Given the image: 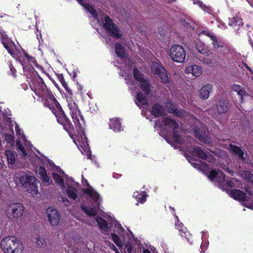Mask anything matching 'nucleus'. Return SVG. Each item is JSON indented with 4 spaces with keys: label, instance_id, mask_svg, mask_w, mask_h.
I'll use <instances>...</instances> for the list:
<instances>
[{
    "label": "nucleus",
    "instance_id": "obj_48",
    "mask_svg": "<svg viewBox=\"0 0 253 253\" xmlns=\"http://www.w3.org/2000/svg\"><path fill=\"white\" fill-rule=\"evenodd\" d=\"M110 248L112 249L116 253H119L118 250L116 248V247L113 244H112L110 246Z\"/></svg>",
    "mask_w": 253,
    "mask_h": 253
},
{
    "label": "nucleus",
    "instance_id": "obj_45",
    "mask_svg": "<svg viewBox=\"0 0 253 253\" xmlns=\"http://www.w3.org/2000/svg\"><path fill=\"white\" fill-rule=\"evenodd\" d=\"M5 140L9 143H13L14 142L13 137L10 134L5 135Z\"/></svg>",
    "mask_w": 253,
    "mask_h": 253
},
{
    "label": "nucleus",
    "instance_id": "obj_8",
    "mask_svg": "<svg viewBox=\"0 0 253 253\" xmlns=\"http://www.w3.org/2000/svg\"><path fill=\"white\" fill-rule=\"evenodd\" d=\"M169 55L173 61L183 63L185 59L186 51L182 46L174 44L170 48Z\"/></svg>",
    "mask_w": 253,
    "mask_h": 253
},
{
    "label": "nucleus",
    "instance_id": "obj_9",
    "mask_svg": "<svg viewBox=\"0 0 253 253\" xmlns=\"http://www.w3.org/2000/svg\"><path fill=\"white\" fill-rule=\"evenodd\" d=\"M44 106L49 108L56 117L62 113L59 104L53 95H49V97L46 99Z\"/></svg>",
    "mask_w": 253,
    "mask_h": 253
},
{
    "label": "nucleus",
    "instance_id": "obj_26",
    "mask_svg": "<svg viewBox=\"0 0 253 253\" xmlns=\"http://www.w3.org/2000/svg\"><path fill=\"white\" fill-rule=\"evenodd\" d=\"M36 172L38 176L42 179V182L44 183V184H46L48 183L50 178L49 177L47 176L46 171L44 168L42 167L37 168Z\"/></svg>",
    "mask_w": 253,
    "mask_h": 253
},
{
    "label": "nucleus",
    "instance_id": "obj_23",
    "mask_svg": "<svg viewBox=\"0 0 253 253\" xmlns=\"http://www.w3.org/2000/svg\"><path fill=\"white\" fill-rule=\"evenodd\" d=\"M33 245L38 248H44L46 245L45 239L39 235H37L32 239Z\"/></svg>",
    "mask_w": 253,
    "mask_h": 253
},
{
    "label": "nucleus",
    "instance_id": "obj_54",
    "mask_svg": "<svg viewBox=\"0 0 253 253\" xmlns=\"http://www.w3.org/2000/svg\"><path fill=\"white\" fill-rule=\"evenodd\" d=\"M181 230L182 231H183V233L185 235V237H186V236H187L186 233H185L184 231H183V230H182V229Z\"/></svg>",
    "mask_w": 253,
    "mask_h": 253
},
{
    "label": "nucleus",
    "instance_id": "obj_11",
    "mask_svg": "<svg viewBox=\"0 0 253 253\" xmlns=\"http://www.w3.org/2000/svg\"><path fill=\"white\" fill-rule=\"evenodd\" d=\"M204 35L208 37L211 41V45L214 50H217L220 48H223L225 46L224 43L221 42L215 35L209 30L203 31L199 34V35Z\"/></svg>",
    "mask_w": 253,
    "mask_h": 253
},
{
    "label": "nucleus",
    "instance_id": "obj_46",
    "mask_svg": "<svg viewBox=\"0 0 253 253\" xmlns=\"http://www.w3.org/2000/svg\"><path fill=\"white\" fill-rule=\"evenodd\" d=\"M220 167L223 169L226 170L228 173H230L232 175H233V171L229 169V168L226 167L225 164H221Z\"/></svg>",
    "mask_w": 253,
    "mask_h": 253
},
{
    "label": "nucleus",
    "instance_id": "obj_19",
    "mask_svg": "<svg viewBox=\"0 0 253 253\" xmlns=\"http://www.w3.org/2000/svg\"><path fill=\"white\" fill-rule=\"evenodd\" d=\"M188 151L191 153V154L194 156H198L202 159H206L210 162L212 163L213 162V157L211 156H208L207 154L202 150L199 147L189 148V149L188 150Z\"/></svg>",
    "mask_w": 253,
    "mask_h": 253
},
{
    "label": "nucleus",
    "instance_id": "obj_7",
    "mask_svg": "<svg viewBox=\"0 0 253 253\" xmlns=\"http://www.w3.org/2000/svg\"><path fill=\"white\" fill-rule=\"evenodd\" d=\"M101 19L104 28L109 34L116 38L122 37L121 31L108 16H102Z\"/></svg>",
    "mask_w": 253,
    "mask_h": 253
},
{
    "label": "nucleus",
    "instance_id": "obj_58",
    "mask_svg": "<svg viewBox=\"0 0 253 253\" xmlns=\"http://www.w3.org/2000/svg\"><path fill=\"white\" fill-rule=\"evenodd\" d=\"M203 165H204V166H207V164L205 163H203Z\"/></svg>",
    "mask_w": 253,
    "mask_h": 253
},
{
    "label": "nucleus",
    "instance_id": "obj_50",
    "mask_svg": "<svg viewBox=\"0 0 253 253\" xmlns=\"http://www.w3.org/2000/svg\"><path fill=\"white\" fill-rule=\"evenodd\" d=\"M192 165L194 166V167L196 168H197L198 166H199V164L198 163H193L192 164Z\"/></svg>",
    "mask_w": 253,
    "mask_h": 253
},
{
    "label": "nucleus",
    "instance_id": "obj_64",
    "mask_svg": "<svg viewBox=\"0 0 253 253\" xmlns=\"http://www.w3.org/2000/svg\"><path fill=\"white\" fill-rule=\"evenodd\" d=\"M181 236H184V235H183L182 233H181Z\"/></svg>",
    "mask_w": 253,
    "mask_h": 253
},
{
    "label": "nucleus",
    "instance_id": "obj_5",
    "mask_svg": "<svg viewBox=\"0 0 253 253\" xmlns=\"http://www.w3.org/2000/svg\"><path fill=\"white\" fill-rule=\"evenodd\" d=\"M20 182L25 190L31 195L35 196L38 193V181L35 177L23 175L20 178Z\"/></svg>",
    "mask_w": 253,
    "mask_h": 253
},
{
    "label": "nucleus",
    "instance_id": "obj_16",
    "mask_svg": "<svg viewBox=\"0 0 253 253\" xmlns=\"http://www.w3.org/2000/svg\"><path fill=\"white\" fill-rule=\"evenodd\" d=\"M228 149L230 152L236 154L243 162L248 163L249 162V159L247 154L244 153L239 147L230 144Z\"/></svg>",
    "mask_w": 253,
    "mask_h": 253
},
{
    "label": "nucleus",
    "instance_id": "obj_59",
    "mask_svg": "<svg viewBox=\"0 0 253 253\" xmlns=\"http://www.w3.org/2000/svg\"><path fill=\"white\" fill-rule=\"evenodd\" d=\"M74 142H75V144H76V145H78V144L77 142H76V141H74Z\"/></svg>",
    "mask_w": 253,
    "mask_h": 253
},
{
    "label": "nucleus",
    "instance_id": "obj_20",
    "mask_svg": "<svg viewBox=\"0 0 253 253\" xmlns=\"http://www.w3.org/2000/svg\"><path fill=\"white\" fill-rule=\"evenodd\" d=\"M67 188L66 192L68 196L74 200H76L77 198V188L78 184L75 183L72 179H69L67 180Z\"/></svg>",
    "mask_w": 253,
    "mask_h": 253
},
{
    "label": "nucleus",
    "instance_id": "obj_34",
    "mask_svg": "<svg viewBox=\"0 0 253 253\" xmlns=\"http://www.w3.org/2000/svg\"><path fill=\"white\" fill-rule=\"evenodd\" d=\"M196 48L199 52L202 54H208L210 52L209 48L202 42H199L197 43Z\"/></svg>",
    "mask_w": 253,
    "mask_h": 253
},
{
    "label": "nucleus",
    "instance_id": "obj_10",
    "mask_svg": "<svg viewBox=\"0 0 253 253\" xmlns=\"http://www.w3.org/2000/svg\"><path fill=\"white\" fill-rule=\"evenodd\" d=\"M151 70L161 79L164 83H169V78L166 70L164 68L157 62H153L151 65Z\"/></svg>",
    "mask_w": 253,
    "mask_h": 253
},
{
    "label": "nucleus",
    "instance_id": "obj_36",
    "mask_svg": "<svg viewBox=\"0 0 253 253\" xmlns=\"http://www.w3.org/2000/svg\"><path fill=\"white\" fill-rule=\"evenodd\" d=\"M241 177L253 184V174L250 171L244 170L240 174Z\"/></svg>",
    "mask_w": 253,
    "mask_h": 253
},
{
    "label": "nucleus",
    "instance_id": "obj_55",
    "mask_svg": "<svg viewBox=\"0 0 253 253\" xmlns=\"http://www.w3.org/2000/svg\"><path fill=\"white\" fill-rule=\"evenodd\" d=\"M126 84H129L128 80V79L127 78H126Z\"/></svg>",
    "mask_w": 253,
    "mask_h": 253
},
{
    "label": "nucleus",
    "instance_id": "obj_35",
    "mask_svg": "<svg viewBox=\"0 0 253 253\" xmlns=\"http://www.w3.org/2000/svg\"><path fill=\"white\" fill-rule=\"evenodd\" d=\"M5 155L8 164L13 165L16 161V156L14 152L11 150H6L5 151Z\"/></svg>",
    "mask_w": 253,
    "mask_h": 253
},
{
    "label": "nucleus",
    "instance_id": "obj_47",
    "mask_svg": "<svg viewBox=\"0 0 253 253\" xmlns=\"http://www.w3.org/2000/svg\"><path fill=\"white\" fill-rule=\"evenodd\" d=\"M242 87H241L240 85L235 84H233L232 86V89L234 91H236L237 93L240 91Z\"/></svg>",
    "mask_w": 253,
    "mask_h": 253
},
{
    "label": "nucleus",
    "instance_id": "obj_29",
    "mask_svg": "<svg viewBox=\"0 0 253 253\" xmlns=\"http://www.w3.org/2000/svg\"><path fill=\"white\" fill-rule=\"evenodd\" d=\"M96 221L104 234H107L109 232V228L107 222L100 217H97Z\"/></svg>",
    "mask_w": 253,
    "mask_h": 253
},
{
    "label": "nucleus",
    "instance_id": "obj_15",
    "mask_svg": "<svg viewBox=\"0 0 253 253\" xmlns=\"http://www.w3.org/2000/svg\"><path fill=\"white\" fill-rule=\"evenodd\" d=\"M52 177L55 182L60 184V186L64 188V180L66 179L67 175L60 168L55 167L52 172Z\"/></svg>",
    "mask_w": 253,
    "mask_h": 253
},
{
    "label": "nucleus",
    "instance_id": "obj_42",
    "mask_svg": "<svg viewBox=\"0 0 253 253\" xmlns=\"http://www.w3.org/2000/svg\"><path fill=\"white\" fill-rule=\"evenodd\" d=\"M112 239L114 242V243L120 247H122L123 245V243L122 241L120 240L119 237L118 236L114 233H112L111 234Z\"/></svg>",
    "mask_w": 253,
    "mask_h": 253
},
{
    "label": "nucleus",
    "instance_id": "obj_25",
    "mask_svg": "<svg viewBox=\"0 0 253 253\" xmlns=\"http://www.w3.org/2000/svg\"><path fill=\"white\" fill-rule=\"evenodd\" d=\"M186 73L187 74H192L193 76L196 77H199L202 74L201 68L196 65L188 66L186 68Z\"/></svg>",
    "mask_w": 253,
    "mask_h": 253
},
{
    "label": "nucleus",
    "instance_id": "obj_62",
    "mask_svg": "<svg viewBox=\"0 0 253 253\" xmlns=\"http://www.w3.org/2000/svg\"><path fill=\"white\" fill-rule=\"evenodd\" d=\"M74 142H75V144H76V145H78V144L77 142H76V141H74Z\"/></svg>",
    "mask_w": 253,
    "mask_h": 253
},
{
    "label": "nucleus",
    "instance_id": "obj_28",
    "mask_svg": "<svg viewBox=\"0 0 253 253\" xmlns=\"http://www.w3.org/2000/svg\"><path fill=\"white\" fill-rule=\"evenodd\" d=\"M78 2L82 5L84 9L89 13L91 14V15L94 17L97 20L98 22H99V21L97 18L96 12L93 6L88 3H84L83 0H77Z\"/></svg>",
    "mask_w": 253,
    "mask_h": 253
},
{
    "label": "nucleus",
    "instance_id": "obj_52",
    "mask_svg": "<svg viewBox=\"0 0 253 253\" xmlns=\"http://www.w3.org/2000/svg\"><path fill=\"white\" fill-rule=\"evenodd\" d=\"M10 68L11 71L13 72V74H14V72H15V70L12 67H10Z\"/></svg>",
    "mask_w": 253,
    "mask_h": 253
},
{
    "label": "nucleus",
    "instance_id": "obj_18",
    "mask_svg": "<svg viewBox=\"0 0 253 253\" xmlns=\"http://www.w3.org/2000/svg\"><path fill=\"white\" fill-rule=\"evenodd\" d=\"M161 123L164 126L173 129L178 128V124L173 120L168 118H162L158 119L155 124V126H161Z\"/></svg>",
    "mask_w": 253,
    "mask_h": 253
},
{
    "label": "nucleus",
    "instance_id": "obj_6",
    "mask_svg": "<svg viewBox=\"0 0 253 253\" xmlns=\"http://www.w3.org/2000/svg\"><path fill=\"white\" fill-rule=\"evenodd\" d=\"M24 206L19 203H12L7 206L6 213L7 216L13 221H18L23 215Z\"/></svg>",
    "mask_w": 253,
    "mask_h": 253
},
{
    "label": "nucleus",
    "instance_id": "obj_21",
    "mask_svg": "<svg viewBox=\"0 0 253 253\" xmlns=\"http://www.w3.org/2000/svg\"><path fill=\"white\" fill-rule=\"evenodd\" d=\"M19 140L17 141V149L20 152V154L23 157L27 156V153L24 149V146H30V142H28L26 139L25 136L21 135L18 136Z\"/></svg>",
    "mask_w": 253,
    "mask_h": 253
},
{
    "label": "nucleus",
    "instance_id": "obj_27",
    "mask_svg": "<svg viewBox=\"0 0 253 253\" xmlns=\"http://www.w3.org/2000/svg\"><path fill=\"white\" fill-rule=\"evenodd\" d=\"M31 88L37 95L42 97L44 96L46 91V86L44 83H41L35 86H31Z\"/></svg>",
    "mask_w": 253,
    "mask_h": 253
},
{
    "label": "nucleus",
    "instance_id": "obj_41",
    "mask_svg": "<svg viewBox=\"0 0 253 253\" xmlns=\"http://www.w3.org/2000/svg\"><path fill=\"white\" fill-rule=\"evenodd\" d=\"M173 136H172V140L178 143H183V138H181V136L179 135L177 132L175 130H174L173 132Z\"/></svg>",
    "mask_w": 253,
    "mask_h": 253
},
{
    "label": "nucleus",
    "instance_id": "obj_32",
    "mask_svg": "<svg viewBox=\"0 0 253 253\" xmlns=\"http://www.w3.org/2000/svg\"><path fill=\"white\" fill-rule=\"evenodd\" d=\"M151 112L154 116L159 117L164 114V110L161 105L155 104L152 107Z\"/></svg>",
    "mask_w": 253,
    "mask_h": 253
},
{
    "label": "nucleus",
    "instance_id": "obj_13",
    "mask_svg": "<svg viewBox=\"0 0 253 253\" xmlns=\"http://www.w3.org/2000/svg\"><path fill=\"white\" fill-rule=\"evenodd\" d=\"M133 75L135 80L139 83L142 90L145 92V94H149L151 86L148 81L144 79L142 75L139 73V71L136 69H133Z\"/></svg>",
    "mask_w": 253,
    "mask_h": 253
},
{
    "label": "nucleus",
    "instance_id": "obj_56",
    "mask_svg": "<svg viewBox=\"0 0 253 253\" xmlns=\"http://www.w3.org/2000/svg\"><path fill=\"white\" fill-rule=\"evenodd\" d=\"M120 230H121V231H124V229L121 227L120 228Z\"/></svg>",
    "mask_w": 253,
    "mask_h": 253
},
{
    "label": "nucleus",
    "instance_id": "obj_2",
    "mask_svg": "<svg viewBox=\"0 0 253 253\" xmlns=\"http://www.w3.org/2000/svg\"><path fill=\"white\" fill-rule=\"evenodd\" d=\"M208 176L212 181H215L217 182L218 186L220 188L223 189L225 186L230 187H240V185L241 184L240 181L234 178L231 180H226L225 178L224 174L220 170L216 171L211 169Z\"/></svg>",
    "mask_w": 253,
    "mask_h": 253
},
{
    "label": "nucleus",
    "instance_id": "obj_40",
    "mask_svg": "<svg viewBox=\"0 0 253 253\" xmlns=\"http://www.w3.org/2000/svg\"><path fill=\"white\" fill-rule=\"evenodd\" d=\"M1 36H2V38H1L2 42V43L4 46V47L7 50L8 52L12 56H14L15 55L14 51L10 48V46L9 45H8L6 43H5L4 42V40L5 39V37H6V35H4L1 34Z\"/></svg>",
    "mask_w": 253,
    "mask_h": 253
},
{
    "label": "nucleus",
    "instance_id": "obj_61",
    "mask_svg": "<svg viewBox=\"0 0 253 253\" xmlns=\"http://www.w3.org/2000/svg\"><path fill=\"white\" fill-rule=\"evenodd\" d=\"M74 142H75V144H76V145H78V144L77 142H76V141H74Z\"/></svg>",
    "mask_w": 253,
    "mask_h": 253
},
{
    "label": "nucleus",
    "instance_id": "obj_24",
    "mask_svg": "<svg viewBox=\"0 0 253 253\" xmlns=\"http://www.w3.org/2000/svg\"><path fill=\"white\" fill-rule=\"evenodd\" d=\"M212 91V86L207 84L204 85L199 90L200 97L203 99H207L209 98L210 93Z\"/></svg>",
    "mask_w": 253,
    "mask_h": 253
},
{
    "label": "nucleus",
    "instance_id": "obj_4",
    "mask_svg": "<svg viewBox=\"0 0 253 253\" xmlns=\"http://www.w3.org/2000/svg\"><path fill=\"white\" fill-rule=\"evenodd\" d=\"M0 246L5 253H21L23 246L21 243L15 237H6L3 239Z\"/></svg>",
    "mask_w": 253,
    "mask_h": 253
},
{
    "label": "nucleus",
    "instance_id": "obj_39",
    "mask_svg": "<svg viewBox=\"0 0 253 253\" xmlns=\"http://www.w3.org/2000/svg\"><path fill=\"white\" fill-rule=\"evenodd\" d=\"M133 197L137 199L138 202L142 203H144L146 201V193L144 192H142L140 194L138 193V192L134 193Z\"/></svg>",
    "mask_w": 253,
    "mask_h": 253
},
{
    "label": "nucleus",
    "instance_id": "obj_1",
    "mask_svg": "<svg viewBox=\"0 0 253 253\" xmlns=\"http://www.w3.org/2000/svg\"><path fill=\"white\" fill-rule=\"evenodd\" d=\"M68 107L75 126L81 134L82 140L79 139V145L87 150L88 148V145L86 140V138L84 134V121L81 115V112L78 109L77 104L74 102L69 103Z\"/></svg>",
    "mask_w": 253,
    "mask_h": 253
},
{
    "label": "nucleus",
    "instance_id": "obj_12",
    "mask_svg": "<svg viewBox=\"0 0 253 253\" xmlns=\"http://www.w3.org/2000/svg\"><path fill=\"white\" fill-rule=\"evenodd\" d=\"M246 191L247 193L245 194L240 190H233L231 191L230 195L235 200L248 202L252 200L253 193L248 189H246Z\"/></svg>",
    "mask_w": 253,
    "mask_h": 253
},
{
    "label": "nucleus",
    "instance_id": "obj_30",
    "mask_svg": "<svg viewBox=\"0 0 253 253\" xmlns=\"http://www.w3.org/2000/svg\"><path fill=\"white\" fill-rule=\"evenodd\" d=\"M166 106L168 108L169 111L170 113L173 114L175 116L177 117H181L182 116L183 113L178 110L177 108L175 106L173 105L170 102H168L166 104Z\"/></svg>",
    "mask_w": 253,
    "mask_h": 253
},
{
    "label": "nucleus",
    "instance_id": "obj_43",
    "mask_svg": "<svg viewBox=\"0 0 253 253\" xmlns=\"http://www.w3.org/2000/svg\"><path fill=\"white\" fill-rule=\"evenodd\" d=\"M238 95H239L241 97V100L242 102L243 101V97L245 96H247L248 94L246 92L245 89L243 87L241 88L240 91L238 92Z\"/></svg>",
    "mask_w": 253,
    "mask_h": 253
},
{
    "label": "nucleus",
    "instance_id": "obj_57",
    "mask_svg": "<svg viewBox=\"0 0 253 253\" xmlns=\"http://www.w3.org/2000/svg\"><path fill=\"white\" fill-rule=\"evenodd\" d=\"M247 69L250 70V71H251V68L249 67H247Z\"/></svg>",
    "mask_w": 253,
    "mask_h": 253
},
{
    "label": "nucleus",
    "instance_id": "obj_60",
    "mask_svg": "<svg viewBox=\"0 0 253 253\" xmlns=\"http://www.w3.org/2000/svg\"><path fill=\"white\" fill-rule=\"evenodd\" d=\"M74 142H75V144H76V145H78V144L77 142H76V141H74Z\"/></svg>",
    "mask_w": 253,
    "mask_h": 253
},
{
    "label": "nucleus",
    "instance_id": "obj_49",
    "mask_svg": "<svg viewBox=\"0 0 253 253\" xmlns=\"http://www.w3.org/2000/svg\"><path fill=\"white\" fill-rule=\"evenodd\" d=\"M131 66L129 64V65H126V69L128 71H131Z\"/></svg>",
    "mask_w": 253,
    "mask_h": 253
},
{
    "label": "nucleus",
    "instance_id": "obj_44",
    "mask_svg": "<svg viewBox=\"0 0 253 253\" xmlns=\"http://www.w3.org/2000/svg\"><path fill=\"white\" fill-rule=\"evenodd\" d=\"M204 64L209 66H212L213 65V62L212 59L210 58H204L202 60Z\"/></svg>",
    "mask_w": 253,
    "mask_h": 253
},
{
    "label": "nucleus",
    "instance_id": "obj_38",
    "mask_svg": "<svg viewBox=\"0 0 253 253\" xmlns=\"http://www.w3.org/2000/svg\"><path fill=\"white\" fill-rule=\"evenodd\" d=\"M136 103L137 104L138 106H141L142 105L146 104L147 101L145 97H144L143 95L141 93H139L137 94L136 97Z\"/></svg>",
    "mask_w": 253,
    "mask_h": 253
},
{
    "label": "nucleus",
    "instance_id": "obj_63",
    "mask_svg": "<svg viewBox=\"0 0 253 253\" xmlns=\"http://www.w3.org/2000/svg\"><path fill=\"white\" fill-rule=\"evenodd\" d=\"M131 87V88L132 89H133V90L134 89V88H133V87L132 86V87Z\"/></svg>",
    "mask_w": 253,
    "mask_h": 253
},
{
    "label": "nucleus",
    "instance_id": "obj_37",
    "mask_svg": "<svg viewBox=\"0 0 253 253\" xmlns=\"http://www.w3.org/2000/svg\"><path fill=\"white\" fill-rule=\"evenodd\" d=\"M229 25L230 26L239 25L242 26L243 23L242 19L239 17H232L229 19Z\"/></svg>",
    "mask_w": 253,
    "mask_h": 253
},
{
    "label": "nucleus",
    "instance_id": "obj_33",
    "mask_svg": "<svg viewBox=\"0 0 253 253\" xmlns=\"http://www.w3.org/2000/svg\"><path fill=\"white\" fill-rule=\"evenodd\" d=\"M109 127L114 131H120L121 130V123L117 119H111L109 123Z\"/></svg>",
    "mask_w": 253,
    "mask_h": 253
},
{
    "label": "nucleus",
    "instance_id": "obj_17",
    "mask_svg": "<svg viewBox=\"0 0 253 253\" xmlns=\"http://www.w3.org/2000/svg\"><path fill=\"white\" fill-rule=\"evenodd\" d=\"M48 220L52 225H57L60 222V216L56 210L48 208L46 210Z\"/></svg>",
    "mask_w": 253,
    "mask_h": 253
},
{
    "label": "nucleus",
    "instance_id": "obj_31",
    "mask_svg": "<svg viewBox=\"0 0 253 253\" xmlns=\"http://www.w3.org/2000/svg\"><path fill=\"white\" fill-rule=\"evenodd\" d=\"M228 109V102L226 100L220 101L217 105V110L220 114L226 113Z\"/></svg>",
    "mask_w": 253,
    "mask_h": 253
},
{
    "label": "nucleus",
    "instance_id": "obj_22",
    "mask_svg": "<svg viewBox=\"0 0 253 253\" xmlns=\"http://www.w3.org/2000/svg\"><path fill=\"white\" fill-rule=\"evenodd\" d=\"M115 52L118 56L125 62L129 63V59L127 57V53L124 47L120 43L117 42L115 45Z\"/></svg>",
    "mask_w": 253,
    "mask_h": 253
},
{
    "label": "nucleus",
    "instance_id": "obj_3",
    "mask_svg": "<svg viewBox=\"0 0 253 253\" xmlns=\"http://www.w3.org/2000/svg\"><path fill=\"white\" fill-rule=\"evenodd\" d=\"M82 183L84 185L86 184L89 187L88 188L84 189L83 191L94 201L96 205L95 207L93 208H88L83 205L82 208L84 212L89 216L94 215L96 213L97 209L99 208V205L100 201L99 195L92 187L89 186L86 179L83 178Z\"/></svg>",
    "mask_w": 253,
    "mask_h": 253
},
{
    "label": "nucleus",
    "instance_id": "obj_53",
    "mask_svg": "<svg viewBox=\"0 0 253 253\" xmlns=\"http://www.w3.org/2000/svg\"><path fill=\"white\" fill-rule=\"evenodd\" d=\"M198 4H199V5H200L201 7H202V3L201 2L199 1V2H198Z\"/></svg>",
    "mask_w": 253,
    "mask_h": 253
},
{
    "label": "nucleus",
    "instance_id": "obj_51",
    "mask_svg": "<svg viewBox=\"0 0 253 253\" xmlns=\"http://www.w3.org/2000/svg\"><path fill=\"white\" fill-rule=\"evenodd\" d=\"M143 253H150V252L149 250L145 249L143 250Z\"/></svg>",
    "mask_w": 253,
    "mask_h": 253
},
{
    "label": "nucleus",
    "instance_id": "obj_14",
    "mask_svg": "<svg viewBox=\"0 0 253 253\" xmlns=\"http://www.w3.org/2000/svg\"><path fill=\"white\" fill-rule=\"evenodd\" d=\"M196 126L198 128H195L194 130L195 135L201 141L205 143H209V139L206 136L205 125L200 122H197Z\"/></svg>",
    "mask_w": 253,
    "mask_h": 253
}]
</instances>
